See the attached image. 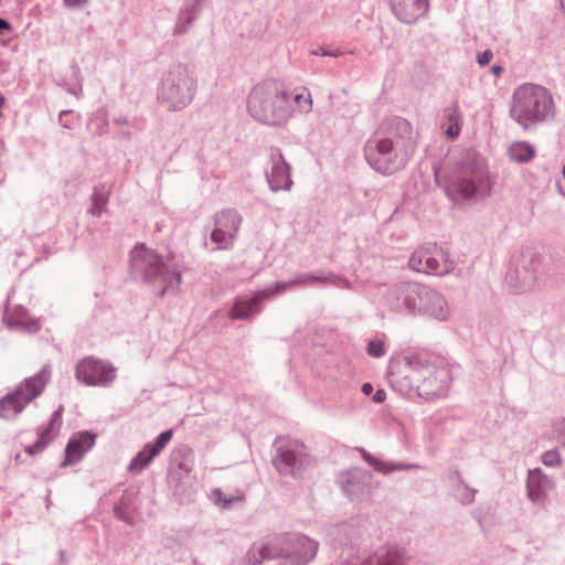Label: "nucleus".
Segmentation results:
<instances>
[{
  "instance_id": "f257e3e1",
  "label": "nucleus",
  "mask_w": 565,
  "mask_h": 565,
  "mask_svg": "<svg viewBox=\"0 0 565 565\" xmlns=\"http://www.w3.org/2000/svg\"><path fill=\"white\" fill-rule=\"evenodd\" d=\"M491 182L483 158L476 151H468L458 171L445 186L447 198L455 205L475 204L491 193Z\"/></svg>"
},
{
  "instance_id": "f03ea898",
  "label": "nucleus",
  "mask_w": 565,
  "mask_h": 565,
  "mask_svg": "<svg viewBox=\"0 0 565 565\" xmlns=\"http://www.w3.org/2000/svg\"><path fill=\"white\" fill-rule=\"evenodd\" d=\"M129 274L137 281L157 286L158 297L174 292L181 284V273L177 266L166 263L161 255L143 243H138L130 250Z\"/></svg>"
},
{
  "instance_id": "7ed1b4c3",
  "label": "nucleus",
  "mask_w": 565,
  "mask_h": 565,
  "mask_svg": "<svg viewBox=\"0 0 565 565\" xmlns=\"http://www.w3.org/2000/svg\"><path fill=\"white\" fill-rule=\"evenodd\" d=\"M403 362V381L408 392H415L425 399L446 395L451 381L446 366H437L425 352L411 353L404 356Z\"/></svg>"
},
{
  "instance_id": "20e7f679",
  "label": "nucleus",
  "mask_w": 565,
  "mask_h": 565,
  "mask_svg": "<svg viewBox=\"0 0 565 565\" xmlns=\"http://www.w3.org/2000/svg\"><path fill=\"white\" fill-rule=\"evenodd\" d=\"M319 543L303 534L286 533L274 537L259 547H252L247 561L257 565L265 559L279 558V565H307L317 552Z\"/></svg>"
},
{
  "instance_id": "39448f33",
  "label": "nucleus",
  "mask_w": 565,
  "mask_h": 565,
  "mask_svg": "<svg viewBox=\"0 0 565 565\" xmlns=\"http://www.w3.org/2000/svg\"><path fill=\"white\" fill-rule=\"evenodd\" d=\"M313 282H323L335 286L338 288H349L348 279L334 275L323 273H302L298 274L294 279L288 281H276L262 290L255 291L249 296H238L235 298L234 305L230 311V318L233 320H247L257 315L262 310V302L268 300L276 295L282 294L289 287L295 285H310Z\"/></svg>"
},
{
  "instance_id": "423d86ee",
  "label": "nucleus",
  "mask_w": 565,
  "mask_h": 565,
  "mask_svg": "<svg viewBox=\"0 0 565 565\" xmlns=\"http://www.w3.org/2000/svg\"><path fill=\"white\" fill-rule=\"evenodd\" d=\"M247 108L257 121L279 126L292 116V103L289 90L282 85L267 81L257 84L248 95Z\"/></svg>"
},
{
  "instance_id": "0eeeda50",
  "label": "nucleus",
  "mask_w": 565,
  "mask_h": 565,
  "mask_svg": "<svg viewBox=\"0 0 565 565\" xmlns=\"http://www.w3.org/2000/svg\"><path fill=\"white\" fill-rule=\"evenodd\" d=\"M509 114L523 129H529L553 117V97L545 87L525 83L514 89Z\"/></svg>"
},
{
  "instance_id": "6e6552de",
  "label": "nucleus",
  "mask_w": 565,
  "mask_h": 565,
  "mask_svg": "<svg viewBox=\"0 0 565 565\" xmlns=\"http://www.w3.org/2000/svg\"><path fill=\"white\" fill-rule=\"evenodd\" d=\"M198 81L185 64L177 63L163 73L158 93V100L169 110L180 111L194 99Z\"/></svg>"
},
{
  "instance_id": "1a4fd4ad",
  "label": "nucleus",
  "mask_w": 565,
  "mask_h": 565,
  "mask_svg": "<svg viewBox=\"0 0 565 565\" xmlns=\"http://www.w3.org/2000/svg\"><path fill=\"white\" fill-rule=\"evenodd\" d=\"M363 153L369 166L384 175L404 169L413 157L375 134L365 141Z\"/></svg>"
},
{
  "instance_id": "9d476101",
  "label": "nucleus",
  "mask_w": 565,
  "mask_h": 565,
  "mask_svg": "<svg viewBox=\"0 0 565 565\" xmlns=\"http://www.w3.org/2000/svg\"><path fill=\"white\" fill-rule=\"evenodd\" d=\"M51 377L49 365L43 366L36 374L25 379L13 391L0 398V417L15 418L25 406L44 391Z\"/></svg>"
},
{
  "instance_id": "9b49d317",
  "label": "nucleus",
  "mask_w": 565,
  "mask_h": 565,
  "mask_svg": "<svg viewBox=\"0 0 565 565\" xmlns=\"http://www.w3.org/2000/svg\"><path fill=\"white\" fill-rule=\"evenodd\" d=\"M542 256L531 248H524L513 255L505 275V284L514 294L530 290L536 280Z\"/></svg>"
},
{
  "instance_id": "f8f14e48",
  "label": "nucleus",
  "mask_w": 565,
  "mask_h": 565,
  "mask_svg": "<svg viewBox=\"0 0 565 565\" xmlns=\"http://www.w3.org/2000/svg\"><path fill=\"white\" fill-rule=\"evenodd\" d=\"M361 537L362 530L359 521L352 519L332 526L328 532L327 542L334 551L340 550L342 564H350L362 556L359 546Z\"/></svg>"
},
{
  "instance_id": "ddd939ff",
  "label": "nucleus",
  "mask_w": 565,
  "mask_h": 565,
  "mask_svg": "<svg viewBox=\"0 0 565 565\" xmlns=\"http://www.w3.org/2000/svg\"><path fill=\"white\" fill-rule=\"evenodd\" d=\"M312 463L306 446L297 440H289L276 448L273 465L279 473L300 478Z\"/></svg>"
},
{
  "instance_id": "4468645a",
  "label": "nucleus",
  "mask_w": 565,
  "mask_h": 565,
  "mask_svg": "<svg viewBox=\"0 0 565 565\" xmlns=\"http://www.w3.org/2000/svg\"><path fill=\"white\" fill-rule=\"evenodd\" d=\"M373 134L385 138V140L411 156H414L416 151L417 134L414 131L412 124L401 116L384 118Z\"/></svg>"
},
{
  "instance_id": "2eb2a0df",
  "label": "nucleus",
  "mask_w": 565,
  "mask_h": 565,
  "mask_svg": "<svg viewBox=\"0 0 565 565\" xmlns=\"http://www.w3.org/2000/svg\"><path fill=\"white\" fill-rule=\"evenodd\" d=\"M75 377L87 386L109 387L117 377V369L109 361L86 356L77 362Z\"/></svg>"
},
{
  "instance_id": "dca6fc26",
  "label": "nucleus",
  "mask_w": 565,
  "mask_h": 565,
  "mask_svg": "<svg viewBox=\"0 0 565 565\" xmlns=\"http://www.w3.org/2000/svg\"><path fill=\"white\" fill-rule=\"evenodd\" d=\"M214 228L210 239L216 250L232 249L242 224L241 214L234 209H226L214 214Z\"/></svg>"
},
{
  "instance_id": "f3484780",
  "label": "nucleus",
  "mask_w": 565,
  "mask_h": 565,
  "mask_svg": "<svg viewBox=\"0 0 565 565\" xmlns=\"http://www.w3.org/2000/svg\"><path fill=\"white\" fill-rule=\"evenodd\" d=\"M422 284L399 281L390 287L384 296V305L397 313L416 315Z\"/></svg>"
},
{
  "instance_id": "a211bd4d",
  "label": "nucleus",
  "mask_w": 565,
  "mask_h": 565,
  "mask_svg": "<svg viewBox=\"0 0 565 565\" xmlns=\"http://www.w3.org/2000/svg\"><path fill=\"white\" fill-rule=\"evenodd\" d=\"M372 479L370 471L353 468L339 473L337 483L351 501H362L371 494Z\"/></svg>"
},
{
  "instance_id": "6ab92c4d",
  "label": "nucleus",
  "mask_w": 565,
  "mask_h": 565,
  "mask_svg": "<svg viewBox=\"0 0 565 565\" xmlns=\"http://www.w3.org/2000/svg\"><path fill=\"white\" fill-rule=\"evenodd\" d=\"M266 179L273 192L289 191L294 184L290 166L279 148L269 149V168L266 170Z\"/></svg>"
},
{
  "instance_id": "aec40b11",
  "label": "nucleus",
  "mask_w": 565,
  "mask_h": 565,
  "mask_svg": "<svg viewBox=\"0 0 565 565\" xmlns=\"http://www.w3.org/2000/svg\"><path fill=\"white\" fill-rule=\"evenodd\" d=\"M420 298L417 300L416 315L429 316L438 321H446L450 310L445 297L429 286H420Z\"/></svg>"
},
{
  "instance_id": "412c9836",
  "label": "nucleus",
  "mask_w": 565,
  "mask_h": 565,
  "mask_svg": "<svg viewBox=\"0 0 565 565\" xmlns=\"http://www.w3.org/2000/svg\"><path fill=\"white\" fill-rule=\"evenodd\" d=\"M172 429L161 431L153 441L148 443L136 454L128 465V471L140 473L166 448L172 438Z\"/></svg>"
},
{
  "instance_id": "4be33fe9",
  "label": "nucleus",
  "mask_w": 565,
  "mask_h": 565,
  "mask_svg": "<svg viewBox=\"0 0 565 565\" xmlns=\"http://www.w3.org/2000/svg\"><path fill=\"white\" fill-rule=\"evenodd\" d=\"M97 434L92 430H82L73 434L65 447V458L61 467L73 466L79 462L86 452L96 444Z\"/></svg>"
},
{
  "instance_id": "5701e85b",
  "label": "nucleus",
  "mask_w": 565,
  "mask_h": 565,
  "mask_svg": "<svg viewBox=\"0 0 565 565\" xmlns=\"http://www.w3.org/2000/svg\"><path fill=\"white\" fill-rule=\"evenodd\" d=\"M395 18L405 24L416 23L429 9V0H388Z\"/></svg>"
},
{
  "instance_id": "b1692460",
  "label": "nucleus",
  "mask_w": 565,
  "mask_h": 565,
  "mask_svg": "<svg viewBox=\"0 0 565 565\" xmlns=\"http://www.w3.org/2000/svg\"><path fill=\"white\" fill-rule=\"evenodd\" d=\"M341 565H407L405 552L396 546H381L367 556L358 557L356 562Z\"/></svg>"
},
{
  "instance_id": "393cba45",
  "label": "nucleus",
  "mask_w": 565,
  "mask_h": 565,
  "mask_svg": "<svg viewBox=\"0 0 565 565\" xmlns=\"http://www.w3.org/2000/svg\"><path fill=\"white\" fill-rule=\"evenodd\" d=\"M550 479L541 468L530 469L526 479V495L535 505H544L547 499Z\"/></svg>"
},
{
  "instance_id": "a878e982",
  "label": "nucleus",
  "mask_w": 565,
  "mask_h": 565,
  "mask_svg": "<svg viewBox=\"0 0 565 565\" xmlns=\"http://www.w3.org/2000/svg\"><path fill=\"white\" fill-rule=\"evenodd\" d=\"M356 450L366 463L383 475H390L394 471H406L422 468L418 463H404L379 459L363 447H358Z\"/></svg>"
},
{
  "instance_id": "bb28decb",
  "label": "nucleus",
  "mask_w": 565,
  "mask_h": 565,
  "mask_svg": "<svg viewBox=\"0 0 565 565\" xmlns=\"http://www.w3.org/2000/svg\"><path fill=\"white\" fill-rule=\"evenodd\" d=\"M202 0H195L192 4L182 8L174 25V34L181 35L188 32L201 11Z\"/></svg>"
},
{
  "instance_id": "cd10ccee",
  "label": "nucleus",
  "mask_w": 565,
  "mask_h": 565,
  "mask_svg": "<svg viewBox=\"0 0 565 565\" xmlns=\"http://www.w3.org/2000/svg\"><path fill=\"white\" fill-rule=\"evenodd\" d=\"M535 153V148L526 141L513 142L508 149L509 159L516 163L530 162Z\"/></svg>"
},
{
  "instance_id": "c85d7f7f",
  "label": "nucleus",
  "mask_w": 565,
  "mask_h": 565,
  "mask_svg": "<svg viewBox=\"0 0 565 565\" xmlns=\"http://www.w3.org/2000/svg\"><path fill=\"white\" fill-rule=\"evenodd\" d=\"M448 263H440L437 254V246L434 247V250L428 249L427 256L425 258V266L420 273L444 276L449 273Z\"/></svg>"
},
{
  "instance_id": "c756f323",
  "label": "nucleus",
  "mask_w": 565,
  "mask_h": 565,
  "mask_svg": "<svg viewBox=\"0 0 565 565\" xmlns=\"http://www.w3.org/2000/svg\"><path fill=\"white\" fill-rule=\"evenodd\" d=\"M457 486L455 488L456 499L463 505H469L475 501L477 490L470 488L461 477L460 472H456Z\"/></svg>"
},
{
  "instance_id": "7c9ffc66",
  "label": "nucleus",
  "mask_w": 565,
  "mask_h": 565,
  "mask_svg": "<svg viewBox=\"0 0 565 565\" xmlns=\"http://www.w3.org/2000/svg\"><path fill=\"white\" fill-rule=\"evenodd\" d=\"M289 94L291 95L292 108L297 107L299 111L306 114L312 109L311 94L307 88L295 89Z\"/></svg>"
},
{
  "instance_id": "2f4dec72",
  "label": "nucleus",
  "mask_w": 565,
  "mask_h": 565,
  "mask_svg": "<svg viewBox=\"0 0 565 565\" xmlns=\"http://www.w3.org/2000/svg\"><path fill=\"white\" fill-rule=\"evenodd\" d=\"M108 191L104 189V186H95L92 195V207L89 210L90 214L95 217H100L107 202H108Z\"/></svg>"
},
{
  "instance_id": "473e14b6",
  "label": "nucleus",
  "mask_w": 565,
  "mask_h": 565,
  "mask_svg": "<svg viewBox=\"0 0 565 565\" xmlns=\"http://www.w3.org/2000/svg\"><path fill=\"white\" fill-rule=\"evenodd\" d=\"M38 439L34 444L29 445L24 448V451L29 456H36L41 454L47 445L51 443L52 438L50 437V427H45L43 429H40L38 433Z\"/></svg>"
},
{
  "instance_id": "72a5a7b5",
  "label": "nucleus",
  "mask_w": 565,
  "mask_h": 565,
  "mask_svg": "<svg viewBox=\"0 0 565 565\" xmlns=\"http://www.w3.org/2000/svg\"><path fill=\"white\" fill-rule=\"evenodd\" d=\"M211 499L216 505L223 509H228L235 501L243 500V497L225 494L221 489L217 488L212 490Z\"/></svg>"
},
{
  "instance_id": "f704fd0d",
  "label": "nucleus",
  "mask_w": 565,
  "mask_h": 565,
  "mask_svg": "<svg viewBox=\"0 0 565 565\" xmlns=\"http://www.w3.org/2000/svg\"><path fill=\"white\" fill-rule=\"evenodd\" d=\"M366 352L372 358L379 359V358L384 356L386 353L384 337L383 338L376 337V338L369 340L367 345H366Z\"/></svg>"
},
{
  "instance_id": "c9c22d12",
  "label": "nucleus",
  "mask_w": 565,
  "mask_h": 565,
  "mask_svg": "<svg viewBox=\"0 0 565 565\" xmlns=\"http://www.w3.org/2000/svg\"><path fill=\"white\" fill-rule=\"evenodd\" d=\"M71 68L75 83L67 87V92L72 95L78 96L83 90L81 68L76 62L71 64Z\"/></svg>"
},
{
  "instance_id": "e433bc0d",
  "label": "nucleus",
  "mask_w": 565,
  "mask_h": 565,
  "mask_svg": "<svg viewBox=\"0 0 565 565\" xmlns=\"http://www.w3.org/2000/svg\"><path fill=\"white\" fill-rule=\"evenodd\" d=\"M428 249L429 248L417 249L412 254L408 264L413 270L422 271L423 266H425V258L427 256Z\"/></svg>"
},
{
  "instance_id": "4c0bfd02",
  "label": "nucleus",
  "mask_w": 565,
  "mask_h": 565,
  "mask_svg": "<svg viewBox=\"0 0 565 565\" xmlns=\"http://www.w3.org/2000/svg\"><path fill=\"white\" fill-rule=\"evenodd\" d=\"M114 514L115 516L127 523L132 524L134 520L129 511L126 510L125 499L122 498L118 504H115L114 507Z\"/></svg>"
},
{
  "instance_id": "58836bf2",
  "label": "nucleus",
  "mask_w": 565,
  "mask_h": 565,
  "mask_svg": "<svg viewBox=\"0 0 565 565\" xmlns=\"http://www.w3.org/2000/svg\"><path fill=\"white\" fill-rule=\"evenodd\" d=\"M542 462L550 468L561 465V455L556 449L546 450L542 455Z\"/></svg>"
},
{
  "instance_id": "ea45409f",
  "label": "nucleus",
  "mask_w": 565,
  "mask_h": 565,
  "mask_svg": "<svg viewBox=\"0 0 565 565\" xmlns=\"http://www.w3.org/2000/svg\"><path fill=\"white\" fill-rule=\"evenodd\" d=\"M58 122L66 129L74 128L73 110H62L58 115Z\"/></svg>"
},
{
  "instance_id": "a19ab883",
  "label": "nucleus",
  "mask_w": 565,
  "mask_h": 565,
  "mask_svg": "<svg viewBox=\"0 0 565 565\" xmlns=\"http://www.w3.org/2000/svg\"><path fill=\"white\" fill-rule=\"evenodd\" d=\"M493 57V53L491 50H484L477 54V63L480 66H487Z\"/></svg>"
},
{
  "instance_id": "79ce46f5",
  "label": "nucleus",
  "mask_w": 565,
  "mask_h": 565,
  "mask_svg": "<svg viewBox=\"0 0 565 565\" xmlns=\"http://www.w3.org/2000/svg\"><path fill=\"white\" fill-rule=\"evenodd\" d=\"M63 411H64V408H63V406L61 405V406H58V408H57V409H55V411L52 413L51 418H50V422H49V424H47V426H46V427H50V435L52 434V429H53V426L55 425V423L61 422Z\"/></svg>"
},
{
  "instance_id": "37998d69",
  "label": "nucleus",
  "mask_w": 565,
  "mask_h": 565,
  "mask_svg": "<svg viewBox=\"0 0 565 565\" xmlns=\"http://www.w3.org/2000/svg\"><path fill=\"white\" fill-rule=\"evenodd\" d=\"M437 254H438V258L440 260V263H448L447 265H449V273L454 269V262L450 259L449 257V254L444 250L443 248H438L437 247Z\"/></svg>"
},
{
  "instance_id": "c03bdc74",
  "label": "nucleus",
  "mask_w": 565,
  "mask_h": 565,
  "mask_svg": "<svg viewBox=\"0 0 565 565\" xmlns=\"http://www.w3.org/2000/svg\"><path fill=\"white\" fill-rule=\"evenodd\" d=\"M63 1H64V4L71 9L81 8L88 3V0H63Z\"/></svg>"
},
{
  "instance_id": "a18cd8bd",
  "label": "nucleus",
  "mask_w": 565,
  "mask_h": 565,
  "mask_svg": "<svg viewBox=\"0 0 565 565\" xmlns=\"http://www.w3.org/2000/svg\"><path fill=\"white\" fill-rule=\"evenodd\" d=\"M11 30H12L11 23L4 18H0V35H4L8 32H10Z\"/></svg>"
},
{
  "instance_id": "49530a36",
  "label": "nucleus",
  "mask_w": 565,
  "mask_h": 565,
  "mask_svg": "<svg viewBox=\"0 0 565 565\" xmlns=\"http://www.w3.org/2000/svg\"><path fill=\"white\" fill-rule=\"evenodd\" d=\"M310 54L316 55V56H328L329 50L326 49L324 46H318V47L311 49Z\"/></svg>"
},
{
  "instance_id": "de8ad7c7",
  "label": "nucleus",
  "mask_w": 565,
  "mask_h": 565,
  "mask_svg": "<svg viewBox=\"0 0 565 565\" xmlns=\"http://www.w3.org/2000/svg\"><path fill=\"white\" fill-rule=\"evenodd\" d=\"M385 398H386V393L382 388L377 390L372 397L373 402H375L377 404L383 403L385 401Z\"/></svg>"
},
{
  "instance_id": "09e8293b",
  "label": "nucleus",
  "mask_w": 565,
  "mask_h": 565,
  "mask_svg": "<svg viewBox=\"0 0 565 565\" xmlns=\"http://www.w3.org/2000/svg\"><path fill=\"white\" fill-rule=\"evenodd\" d=\"M459 127L458 126H449V128L447 129L446 134L447 136L450 138V139H456L458 136H459Z\"/></svg>"
},
{
  "instance_id": "8fccbe9b",
  "label": "nucleus",
  "mask_w": 565,
  "mask_h": 565,
  "mask_svg": "<svg viewBox=\"0 0 565 565\" xmlns=\"http://www.w3.org/2000/svg\"><path fill=\"white\" fill-rule=\"evenodd\" d=\"M504 68L501 65L494 64L491 66L490 72L499 77L503 73Z\"/></svg>"
},
{
  "instance_id": "3c124183",
  "label": "nucleus",
  "mask_w": 565,
  "mask_h": 565,
  "mask_svg": "<svg viewBox=\"0 0 565 565\" xmlns=\"http://www.w3.org/2000/svg\"><path fill=\"white\" fill-rule=\"evenodd\" d=\"M6 322L10 329L23 328V326L20 321H15L12 319H6Z\"/></svg>"
},
{
  "instance_id": "603ef678",
  "label": "nucleus",
  "mask_w": 565,
  "mask_h": 565,
  "mask_svg": "<svg viewBox=\"0 0 565 565\" xmlns=\"http://www.w3.org/2000/svg\"><path fill=\"white\" fill-rule=\"evenodd\" d=\"M361 391L364 395H370L373 392V385L371 383H363Z\"/></svg>"
},
{
  "instance_id": "864d4df0",
  "label": "nucleus",
  "mask_w": 565,
  "mask_h": 565,
  "mask_svg": "<svg viewBox=\"0 0 565 565\" xmlns=\"http://www.w3.org/2000/svg\"><path fill=\"white\" fill-rule=\"evenodd\" d=\"M114 124H116V125H129L130 121L128 120L127 117L119 116V117H115L114 118Z\"/></svg>"
},
{
  "instance_id": "5fc2aeb1",
  "label": "nucleus",
  "mask_w": 565,
  "mask_h": 565,
  "mask_svg": "<svg viewBox=\"0 0 565 565\" xmlns=\"http://www.w3.org/2000/svg\"><path fill=\"white\" fill-rule=\"evenodd\" d=\"M561 431H559V440L562 445L565 447V420L561 424Z\"/></svg>"
},
{
  "instance_id": "6e6d98bb",
  "label": "nucleus",
  "mask_w": 565,
  "mask_h": 565,
  "mask_svg": "<svg viewBox=\"0 0 565 565\" xmlns=\"http://www.w3.org/2000/svg\"><path fill=\"white\" fill-rule=\"evenodd\" d=\"M344 54H345V52H343L341 50H329V55L328 56L339 57V56H342Z\"/></svg>"
},
{
  "instance_id": "4d7b16f0",
  "label": "nucleus",
  "mask_w": 565,
  "mask_h": 565,
  "mask_svg": "<svg viewBox=\"0 0 565 565\" xmlns=\"http://www.w3.org/2000/svg\"><path fill=\"white\" fill-rule=\"evenodd\" d=\"M28 330H29V331H33V332L38 331V330H39V326H38V323H35V322H34V323H32V326H31L30 328H28Z\"/></svg>"
},
{
  "instance_id": "13d9d810",
  "label": "nucleus",
  "mask_w": 565,
  "mask_h": 565,
  "mask_svg": "<svg viewBox=\"0 0 565 565\" xmlns=\"http://www.w3.org/2000/svg\"><path fill=\"white\" fill-rule=\"evenodd\" d=\"M179 467H180L181 469H185L184 463H180V465H179Z\"/></svg>"
}]
</instances>
